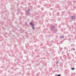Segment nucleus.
I'll list each match as a JSON object with an SVG mask.
<instances>
[{
    "mask_svg": "<svg viewBox=\"0 0 76 76\" xmlns=\"http://www.w3.org/2000/svg\"><path fill=\"white\" fill-rule=\"evenodd\" d=\"M60 51L62 50V48H60Z\"/></svg>",
    "mask_w": 76,
    "mask_h": 76,
    "instance_id": "10",
    "label": "nucleus"
},
{
    "mask_svg": "<svg viewBox=\"0 0 76 76\" xmlns=\"http://www.w3.org/2000/svg\"><path fill=\"white\" fill-rule=\"evenodd\" d=\"M75 69L74 68L72 67L71 68V69L72 70H74Z\"/></svg>",
    "mask_w": 76,
    "mask_h": 76,
    "instance_id": "5",
    "label": "nucleus"
},
{
    "mask_svg": "<svg viewBox=\"0 0 76 76\" xmlns=\"http://www.w3.org/2000/svg\"><path fill=\"white\" fill-rule=\"evenodd\" d=\"M29 10H30V9H28V11H26V13L28 15H30V13H29Z\"/></svg>",
    "mask_w": 76,
    "mask_h": 76,
    "instance_id": "2",
    "label": "nucleus"
},
{
    "mask_svg": "<svg viewBox=\"0 0 76 76\" xmlns=\"http://www.w3.org/2000/svg\"><path fill=\"white\" fill-rule=\"evenodd\" d=\"M41 9L42 10H43V9H42V8Z\"/></svg>",
    "mask_w": 76,
    "mask_h": 76,
    "instance_id": "14",
    "label": "nucleus"
},
{
    "mask_svg": "<svg viewBox=\"0 0 76 76\" xmlns=\"http://www.w3.org/2000/svg\"><path fill=\"white\" fill-rule=\"evenodd\" d=\"M65 50H66L67 49V48L66 47H65L64 48Z\"/></svg>",
    "mask_w": 76,
    "mask_h": 76,
    "instance_id": "9",
    "label": "nucleus"
},
{
    "mask_svg": "<svg viewBox=\"0 0 76 76\" xmlns=\"http://www.w3.org/2000/svg\"><path fill=\"white\" fill-rule=\"evenodd\" d=\"M32 28L33 29V30L34 29H35V28H34V26H32Z\"/></svg>",
    "mask_w": 76,
    "mask_h": 76,
    "instance_id": "7",
    "label": "nucleus"
},
{
    "mask_svg": "<svg viewBox=\"0 0 76 76\" xmlns=\"http://www.w3.org/2000/svg\"><path fill=\"white\" fill-rule=\"evenodd\" d=\"M61 38H64V36L63 35L62 36H60Z\"/></svg>",
    "mask_w": 76,
    "mask_h": 76,
    "instance_id": "6",
    "label": "nucleus"
},
{
    "mask_svg": "<svg viewBox=\"0 0 76 76\" xmlns=\"http://www.w3.org/2000/svg\"><path fill=\"white\" fill-rule=\"evenodd\" d=\"M57 63H58V61H57Z\"/></svg>",
    "mask_w": 76,
    "mask_h": 76,
    "instance_id": "12",
    "label": "nucleus"
},
{
    "mask_svg": "<svg viewBox=\"0 0 76 76\" xmlns=\"http://www.w3.org/2000/svg\"><path fill=\"white\" fill-rule=\"evenodd\" d=\"M75 18H76V17H75V16H72L71 17V19H73V20H75Z\"/></svg>",
    "mask_w": 76,
    "mask_h": 76,
    "instance_id": "3",
    "label": "nucleus"
},
{
    "mask_svg": "<svg viewBox=\"0 0 76 76\" xmlns=\"http://www.w3.org/2000/svg\"><path fill=\"white\" fill-rule=\"evenodd\" d=\"M75 50V48H74V49H73V50Z\"/></svg>",
    "mask_w": 76,
    "mask_h": 76,
    "instance_id": "11",
    "label": "nucleus"
},
{
    "mask_svg": "<svg viewBox=\"0 0 76 76\" xmlns=\"http://www.w3.org/2000/svg\"><path fill=\"white\" fill-rule=\"evenodd\" d=\"M72 27L73 28V26H72Z\"/></svg>",
    "mask_w": 76,
    "mask_h": 76,
    "instance_id": "13",
    "label": "nucleus"
},
{
    "mask_svg": "<svg viewBox=\"0 0 76 76\" xmlns=\"http://www.w3.org/2000/svg\"><path fill=\"white\" fill-rule=\"evenodd\" d=\"M30 25H31L32 26H34V24H33V23H32V22L30 23Z\"/></svg>",
    "mask_w": 76,
    "mask_h": 76,
    "instance_id": "4",
    "label": "nucleus"
},
{
    "mask_svg": "<svg viewBox=\"0 0 76 76\" xmlns=\"http://www.w3.org/2000/svg\"><path fill=\"white\" fill-rule=\"evenodd\" d=\"M55 29V27H54V26H51V30L53 31H54V32H56V31H57V29Z\"/></svg>",
    "mask_w": 76,
    "mask_h": 76,
    "instance_id": "1",
    "label": "nucleus"
},
{
    "mask_svg": "<svg viewBox=\"0 0 76 76\" xmlns=\"http://www.w3.org/2000/svg\"><path fill=\"white\" fill-rule=\"evenodd\" d=\"M61 75H60V74H58L57 75H56V76H61Z\"/></svg>",
    "mask_w": 76,
    "mask_h": 76,
    "instance_id": "8",
    "label": "nucleus"
}]
</instances>
